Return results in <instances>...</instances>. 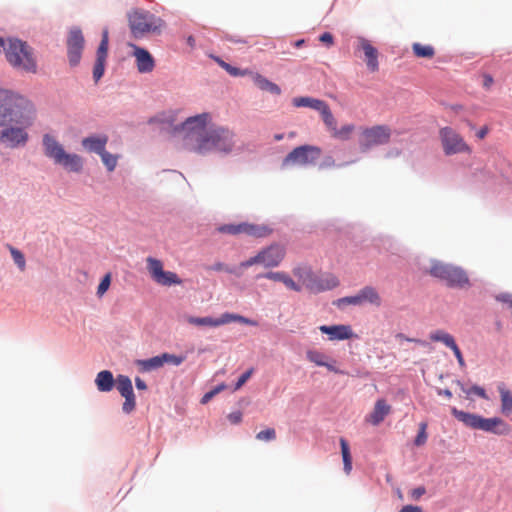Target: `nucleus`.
I'll return each mask as SVG.
<instances>
[{"label":"nucleus","instance_id":"63","mask_svg":"<svg viewBox=\"0 0 512 512\" xmlns=\"http://www.w3.org/2000/svg\"><path fill=\"white\" fill-rule=\"evenodd\" d=\"M274 139H275L276 141H280V140H282V139H283V134H276V135L274 136Z\"/></svg>","mask_w":512,"mask_h":512},{"label":"nucleus","instance_id":"27","mask_svg":"<svg viewBox=\"0 0 512 512\" xmlns=\"http://www.w3.org/2000/svg\"><path fill=\"white\" fill-rule=\"evenodd\" d=\"M253 82L259 89L263 91H268L274 95L281 94L280 87L277 84L265 78L264 76H262L261 74L255 73L253 75Z\"/></svg>","mask_w":512,"mask_h":512},{"label":"nucleus","instance_id":"58","mask_svg":"<svg viewBox=\"0 0 512 512\" xmlns=\"http://www.w3.org/2000/svg\"><path fill=\"white\" fill-rule=\"evenodd\" d=\"M135 385H136V388L139 389V390H146L147 389V385H146L145 381L142 380L139 377L135 378Z\"/></svg>","mask_w":512,"mask_h":512},{"label":"nucleus","instance_id":"64","mask_svg":"<svg viewBox=\"0 0 512 512\" xmlns=\"http://www.w3.org/2000/svg\"><path fill=\"white\" fill-rule=\"evenodd\" d=\"M328 160L330 165H334V160L331 157Z\"/></svg>","mask_w":512,"mask_h":512},{"label":"nucleus","instance_id":"5","mask_svg":"<svg viewBox=\"0 0 512 512\" xmlns=\"http://www.w3.org/2000/svg\"><path fill=\"white\" fill-rule=\"evenodd\" d=\"M428 273L451 288L463 289L470 286L467 273L461 267L452 264L432 260Z\"/></svg>","mask_w":512,"mask_h":512},{"label":"nucleus","instance_id":"39","mask_svg":"<svg viewBox=\"0 0 512 512\" xmlns=\"http://www.w3.org/2000/svg\"><path fill=\"white\" fill-rule=\"evenodd\" d=\"M99 155L101 157L103 164L106 166L107 170L110 172L113 171L117 165L118 157L116 155L109 153L106 150Z\"/></svg>","mask_w":512,"mask_h":512},{"label":"nucleus","instance_id":"33","mask_svg":"<svg viewBox=\"0 0 512 512\" xmlns=\"http://www.w3.org/2000/svg\"><path fill=\"white\" fill-rule=\"evenodd\" d=\"M321 114L322 120L330 132V134L335 130L337 127V121L335 117L333 116L331 109L327 103L324 104V107H322L319 111Z\"/></svg>","mask_w":512,"mask_h":512},{"label":"nucleus","instance_id":"36","mask_svg":"<svg viewBox=\"0 0 512 512\" xmlns=\"http://www.w3.org/2000/svg\"><path fill=\"white\" fill-rule=\"evenodd\" d=\"M340 446H341V453H342V458H343V463H344V471L347 474H349L350 471L352 470V457L350 454L348 442L344 438H341Z\"/></svg>","mask_w":512,"mask_h":512},{"label":"nucleus","instance_id":"3","mask_svg":"<svg viewBox=\"0 0 512 512\" xmlns=\"http://www.w3.org/2000/svg\"><path fill=\"white\" fill-rule=\"evenodd\" d=\"M42 144L45 155L52 159L55 164L61 165L66 170L79 173L83 169L82 158L74 153H67L64 147L57 139L50 135L44 134Z\"/></svg>","mask_w":512,"mask_h":512},{"label":"nucleus","instance_id":"8","mask_svg":"<svg viewBox=\"0 0 512 512\" xmlns=\"http://www.w3.org/2000/svg\"><path fill=\"white\" fill-rule=\"evenodd\" d=\"M391 129L386 125H375L363 128L358 144L361 151L366 152L375 146L385 145L390 141Z\"/></svg>","mask_w":512,"mask_h":512},{"label":"nucleus","instance_id":"37","mask_svg":"<svg viewBox=\"0 0 512 512\" xmlns=\"http://www.w3.org/2000/svg\"><path fill=\"white\" fill-rule=\"evenodd\" d=\"M355 130V126L353 124L343 125L341 128H335V130L331 133L333 138L346 141L349 140L352 133Z\"/></svg>","mask_w":512,"mask_h":512},{"label":"nucleus","instance_id":"53","mask_svg":"<svg viewBox=\"0 0 512 512\" xmlns=\"http://www.w3.org/2000/svg\"><path fill=\"white\" fill-rule=\"evenodd\" d=\"M451 350L453 351L455 357L457 358L459 366L465 367V361H464V358L462 356V353H461L458 345L454 346Z\"/></svg>","mask_w":512,"mask_h":512},{"label":"nucleus","instance_id":"26","mask_svg":"<svg viewBox=\"0 0 512 512\" xmlns=\"http://www.w3.org/2000/svg\"><path fill=\"white\" fill-rule=\"evenodd\" d=\"M96 386L101 392H109L113 389L115 380L112 372L103 370L99 372L95 379Z\"/></svg>","mask_w":512,"mask_h":512},{"label":"nucleus","instance_id":"46","mask_svg":"<svg viewBox=\"0 0 512 512\" xmlns=\"http://www.w3.org/2000/svg\"><path fill=\"white\" fill-rule=\"evenodd\" d=\"M162 358H163L164 364L171 363L176 366L180 365L185 360L184 356H177V355L169 354V353H163Z\"/></svg>","mask_w":512,"mask_h":512},{"label":"nucleus","instance_id":"32","mask_svg":"<svg viewBox=\"0 0 512 512\" xmlns=\"http://www.w3.org/2000/svg\"><path fill=\"white\" fill-rule=\"evenodd\" d=\"M429 338L431 341L443 343L445 346H447L450 349H452L454 346L457 345L453 336L451 334L445 332L444 330L433 331L430 334Z\"/></svg>","mask_w":512,"mask_h":512},{"label":"nucleus","instance_id":"21","mask_svg":"<svg viewBox=\"0 0 512 512\" xmlns=\"http://www.w3.org/2000/svg\"><path fill=\"white\" fill-rule=\"evenodd\" d=\"M306 358L308 361L314 363L317 366L320 367H326L329 371L334 372L336 374H343L344 372L339 370L335 364L336 360L330 358L325 353L316 350V349H310L306 352Z\"/></svg>","mask_w":512,"mask_h":512},{"label":"nucleus","instance_id":"31","mask_svg":"<svg viewBox=\"0 0 512 512\" xmlns=\"http://www.w3.org/2000/svg\"><path fill=\"white\" fill-rule=\"evenodd\" d=\"M412 52L417 58L432 59L435 49L432 45L415 42L412 44Z\"/></svg>","mask_w":512,"mask_h":512},{"label":"nucleus","instance_id":"45","mask_svg":"<svg viewBox=\"0 0 512 512\" xmlns=\"http://www.w3.org/2000/svg\"><path fill=\"white\" fill-rule=\"evenodd\" d=\"M224 389H226V385L224 383L216 386L214 389H212L211 391H209L203 395V397L201 399V403L202 404L208 403L215 395H217Z\"/></svg>","mask_w":512,"mask_h":512},{"label":"nucleus","instance_id":"49","mask_svg":"<svg viewBox=\"0 0 512 512\" xmlns=\"http://www.w3.org/2000/svg\"><path fill=\"white\" fill-rule=\"evenodd\" d=\"M218 63L220 64L221 67H223L232 76L244 75V73L240 72V70L238 68L233 67L230 64H228L222 60H218Z\"/></svg>","mask_w":512,"mask_h":512},{"label":"nucleus","instance_id":"15","mask_svg":"<svg viewBox=\"0 0 512 512\" xmlns=\"http://www.w3.org/2000/svg\"><path fill=\"white\" fill-rule=\"evenodd\" d=\"M84 48V37L78 28L70 31L67 39L68 59L71 66H77L81 60Z\"/></svg>","mask_w":512,"mask_h":512},{"label":"nucleus","instance_id":"62","mask_svg":"<svg viewBox=\"0 0 512 512\" xmlns=\"http://www.w3.org/2000/svg\"><path fill=\"white\" fill-rule=\"evenodd\" d=\"M303 44H304V40L303 39L298 40V41L295 42V46L296 47H301Z\"/></svg>","mask_w":512,"mask_h":512},{"label":"nucleus","instance_id":"13","mask_svg":"<svg viewBox=\"0 0 512 512\" xmlns=\"http://www.w3.org/2000/svg\"><path fill=\"white\" fill-rule=\"evenodd\" d=\"M188 322L195 326L219 327L231 322H238L245 325L257 326L258 322L239 314L223 313L219 318L213 317H190Z\"/></svg>","mask_w":512,"mask_h":512},{"label":"nucleus","instance_id":"16","mask_svg":"<svg viewBox=\"0 0 512 512\" xmlns=\"http://www.w3.org/2000/svg\"><path fill=\"white\" fill-rule=\"evenodd\" d=\"M109 33L108 29L102 31V39L96 53V62L93 68V78L98 82L105 71V63L108 54Z\"/></svg>","mask_w":512,"mask_h":512},{"label":"nucleus","instance_id":"10","mask_svg":"<svg viewBox=\"0 0 512 512\" xmlns=\"http://www.w3.org/2000/svg\"><path fill=\"white\" fill-rule=\"evenodd\" d=\"M442 148L445 155H454L459 153H470L471 148L465 142L463 137L451 127L441 128L439 131Z\"/></svg>","mask_w":512,"mask_h":512},{"label":"nucleus","instance_id":"6","mask_svg":"<svg viewBox=\"0 0 512 512\" xmlns=\"http://www.w3.org/2000/svg\"><path fill=\"white\" fill-rule=\"evenodd\" d=\"M4 51L7 61L14 68L27 72L36 71V62L25 42L18 39H8Z\"/></svg>","mask_w":512,"mask_h":512},{"label":"nucleus","instance_id":"12","mask_svg":"<svg viewBox=\"0 0 512 512\" xmlns=\"http://www.w3.org/2000/svg\"><path fill=\"white\" fill-rule=\"evenodd\" d=\"M321 155V149L317 146L302 145L294 148L283 160V166L313 164Z\"/></svg>","mask_w":512,"mask_h":512},{"label":"nucleus","instance_id":"55","mask_svg":"<svg viewBox=\"0 0 512 512\" xmlns=\"http://www.w3.org/2000/svg\"><path fill=\"white\" fill-rule=\"evenodd\" d=\"M395 338L397 340H399L400 342L408 341V342H415L418 344H423V342L421 340L409 338V337L405 336L403 333L396 334Z\"/></svg>","mask_w":512,"mask_h":512},{"label":"nucleus","instance_id":"24","mask_svg":"<svg viewBox=\"0 0 512 512\" xmlns=\"http://www.w3.org/2000/svg\"><path fill=\"white\" fill-rule=\"evenodd\" d=\"M108 142V136L107 135H100V136H89L82 139V146L84 149H86L89 152H94L97 154H101L106 149V144Z\"/></svg>","mask_w":512,"mask_h":512},{"label":"nucleus","instance_id":"19","mask_svg":"<svg viewBox=\"0 0 512 512\" xmlns=\"http://www.w3.org/2000/svg\"><path fill=\"white\" fill-rule=\"evenodd\" d=\"M129 46L133 48L132 55L135 58L137 70L140 73L152 72L155 68V60L150 52L135 44H130Z\"/></svg>","mask_w":512,"mask_h":512},{"label":"nucleus","instance_id":"52","mask_svg":"<svg viewBox=\"0 0 512 512\" xmlns=\"http://www.w3.org/2000/svg\"><path fill=\"white\" fill-rule=\"evenodd\" d=\"M319 40L325 43L327 46H332L334 43L333 35L329 32H325L322 35H320Z\"/></svg>","mask_w":512,"mask_h":512},{"label":"nucleus","instance_id":"59","mask_svg":"<svg viewBox=\"0 0 512 512\" xmlns=\"http://www.w3.org/2000/svg\"><path fill=\"white\" fill-rule=\"evenodd\" d=\"M487 133H488V128H487V127H483V128H481V129L477 132V137H478L479 139H483V138H485V137H486Z\"/></svg>","mask_w":512,"mask_h":512},{"label":"nucleus","instance_id":"28","mask_svg":"<svg viewBox=\"0 0 512 512\" xmlns=\"http://www.w3.org/2000/svg\"><path fill=\"white\" fill-rule=\"evenodd\" d=\"M498 391L501 399V412L504 415L512 413V392L506 388L505 384L498 385Z\"/></svg>","mask_w":512,"mask_h":512},{"label":"nucleus","instance_id":"29","mask_svg":"<svg viewBox=\"0 0 512 512\" xmlns=\"http://www.w3.org/2000/svg\"><path fill=\"white\" fill-rule=\"evenodd\" d=\"M326 102L320 99L312 98V97H295L292 100V104L295 107H308L314 109L316 111H320Z\"/></svg>","mask_w":512,"mask_h":512},{"label":"nucleus","instance_id":"22","mask_svg":"<svg viewBox=\"0 0 512 512\" xmlns=\"http://www.w3.org/2000/svg\"><path fill=\"white\" fill-rule=\"evenodd\" d=\"M319 330L323 333L328 335L329 340L335 341V340H348L351 339L354 336L353 330L350 325H322L319 327Z\"/></svg>","mask_w":512,"mask_h":512},{"label":"nucleus","instance_id":"1","mask_svg":"<svg viewBox=\"0 0 512 512\" xmlns=\"http://www.w3.org/2000/svg\"><path fill=\"white\" fill-rule=\"evenodd\" d=\"M37 118L32 100L17 92L0 89V143L15 149L29 141L28 130Z\"/></svg>","mask_w":512,"mask_h":512},{"label":"nucleus","instance_id":"54","mask_svg":"<svg viewBox=\"0 0 512 512\" xmlns=\"http://www.w3.org/2000/svg\"><path fill=\"white\" fill-rule=\"evenodd\" d=\"M469 393H474L475 395H477L483 399H487L485 390L482 387H479L477 385L471 387Z\"/></svg>","mask_w":512,"mask_h":512},{"label":"nucleus","instance_id":"57","mask_svg":"<svg viewBox=\"0 0 512 512\" xmlns=\"http://www.w3.org/2000/svg\"><path fill=\"white\" fill-rule=\"evenodd\" d=\"M493 84V78L491 75L489 74H485L483 76V86L486 88V89H489L491 87V85Z\"/></svg>","mask_w":512,"mask_h":512},{"label":"nucleus","instance_id":"38","mask_svg":"<svg viewBox=\"0 0 512 512\" xmlns=\"http://www.w3.org/2000/svg\"><path fill=\"white\" fill-rule=\"evenodd\" d=\"M7 248L9 249L15 264L21 271H24L26 268V261L23 253L9 244H7Z\"/></svg>","mask_w":512,"mask_h":512},{"label":"nucleus","instance_id":"35","mask_svg":"<svg viewBox=\"0 0 512 512\" xmlns=\"http://www.w3.org/2000/svg\"><path fill=\"white\" fill-rule=\"evenodd\" d=\"M293 275L302 282V285L308 289V284L312 281L313 273L310 268L305 266H297L293 270Z\"/></svg>","mask_w":512,"mask_h":512},{"label":"nucleus","instance_id":"41","mask_svg":"<svg viewBox=\"0 0 512 512\" xmlns=\"http://www.w3.org/2000/svg\"><path fill=\"white\" fill-rule=\"evenodd\" d=\"M426 429H427V423L426 422H421L419 424V431H418V434L414 440V443L416 446H422L426 443L427 441V432H426Z\"/></svg>","mask_w":512,"mask_h":512},{"label":"nucleus","instance_id":"7","mask_svg":"<svg viewBox=\"0 0 512 512\" xmlns=\"http://www.w3.org/2000/svg\"><path fill=\"white\" fill-rule=\"evenodd\" d=\"M128 22L131 33L136 38L143 37L147 33L159 32L164 26L162 19L143 10L130 12Z\"/></svg>","mask_w":512,"mask_h":512},{"label":"nucleus","instance_id":"34","mask_svg":"<svg viewBox=\"0 0 512 512\" xmlns=\"http://www.w3.org/2000/svg\"><path fill=\"white\" fill-rule=\"evenodd\" d=\"M116 388L121 394V396H127L133 394L132 382L128 376L119 375L115 381Z\"/></svg>","mask_w":512,"mask_h":512},{"label":"nucleus","instance_id":"60","mask_svg":"<svg viewBox=\"0 0 512 512\" xmlns=\"http://www.w3.org/2000/svg\"><path fill=\"white\" fill-rule=\"evenodd\" d=\"M439 394L440 395H444L447 398H451L452 397V392L450 390H448V389L440 390Z\"/></svg>","mask_w":512,"mask_h":512},{"label":"nucleus","instance_id":"25","mask_svg":"<svg viewBox=\"0 0 512 512\" xmlns=\"http://www.w3.org/2000/svg\"><path fill=\"white\" fill-rule=\"evenodd\" d=\"M263 277L277 281L282 282L288 289L300 292L302 289V286L297 284L288 274L284 272H268L263 275Z\"/></svg>","mask_w":512,"mask_h":512},{"label":"nucleus","instance_id":"51","mask_svg":"<svg viewBox=\"0 0 512 512\" xmlns=\"http://www.w3.org/2000/svg\"><path fill=\"white\" fill-rule=\"evenodd\" d=\"M227 418L230 421V423L239 424L242 421V412H240V411L231 412L227 416Z\"/></svg>","mask_w":512,"mask_h":512},{"label":"nucleus","instance_id":"2","mask_svg":"<svg viewBox=\"0 0 512 512\" xmlns=\"http://www.w3.org/2000/svg\"><path fill=\"white\" fill-rule=\"evenodd\" d=\"M211 121L209 113L187 118L178 131L182 134L186 148L197 154L212 152L230 153L235 145V134L228 128L217 126L207 128Z\"/></svg>","mask_w":512,"mask_h":512},{"label":"nucleus","instance_id":"43","mask_svg":"<svg viewBox=\"0 0 512 512\" xmlns=\"http://www.w3.org/2000/svg\"><path fill=\"white\" fill-rule=\"evenodd\" d=\"M124 398H125V401L123 403L122 410L124 413L129 414L130 412H132L135 409V406H136L135 395L133 393V394L124 396Z\"/></svg>","mask_w":512,"mask_h":512},{"label":"nucleus","instance_id":"61","mask_svg":"<svg viewBox=\"0 0 512 512\" xmlns=\"http://www.w3.org/2000/svg\"><path fill=\"white\" fill-rule=\"evenodd\" d=\"M5 47H6V43H5L4 39L0 37V52L2 51V49L4 50Z\"/></svg>","mask_w":512,"mask_h":512},{"label":"nucleus","instance_id":"30","mask_svg":"<svg viewBox=\"0 0 512 512\" xmlns=\"http://www.w3.org/2000/svg\"><path fill=\"white\" fill-rule=\"evenodd\" d=\"M135 364L141 371L149 372L161 368L164 365V361L161 354L145 360H136Z\"/></svg>","mask_w":512,"mask_h":512},{"label":"nucleus","instance_id":"20","mask_svg":"<svg viewBox=\"0 0 512 512\" xmlns=\"http://www.w3.org/2000/svg\"><path fill=\"white\" fill-rule=\"evenodd\" d=\"M357 48L361 49L365 55L367 68L371 72H376L379 69L378 63V50L371 44L369 40L364 37L357 39Z\"/></svg>","mask_w":512,"mask_h":512},{"label":"nucleus","instance_id":"18","mask_svg":"<svg viewBox=\"0 0 512 512\" xmlns=\"http://www.w3.org/2000/svg\"><path fill=\"white\" fill-rule=\"evenodd\" d=\"M339 285L338 278L331 274L325 273L320 276L314 275L312 281L308 284V290L314 294L332 290Z\"/></svg>","mask_w":512,"mask_h":512},{"label":"nucleus","instance_id":"17","mask_svg":"<svg viewBox=\"0 0 512 512\" xmlns=\"http://www.w3.org/2000/svg\"><path fill=\"white\" fill-rule=\"evenodd\" d=\"M261 264L266 268L277 267L285 257V248L278 244L270 245L260 252Z\"/></svg>","mask_w":512,"mask_h":512},{"label":"nucleus","instance_id":"40","mask_svg":"<svg viewBox=\"0 0 512 512\" xmlns=\"http://www.w3.org/2000/svg\"><path fill=\"white\" fill-rule=\"evenodd\" d=\"M112 275L110 272L106 273L102 278L97 288V296L102 297L110 287Z\"/></svg>","mask_w":512,"mask_h":512},{"label":"nucleus","instance_id":"11","mask_svg":"<svg viewBox=\"0 0 512 512\" xmlns=\"http://www.w3.org/2000/svg\"><path fill=\"white\" fill-rule=\"evenodd\" d=\"M365 304H371L377 307L381 305V297L374 287L365 286L355 295L339 298L334 302V305L338 308H343L348 305L362 306Z\"/></svg>","mask_w":512,"mask_h":512},{"label":"nucleus","instance_id":"50","mask_svg":"<svg viewBox=\"0 0 512 512\" xmlns=\"http://www.w3.org/2000/svg\"><path fill=\"white\" fill-rule=\"evenodd\" d=\"M426 493V489L424 486H419L417 488H414L410 491V497L413 500L420 499L424 494Z\"/></svg>","mask_w":512,"mask_h":512},{"label":"nucleus","instance_id":"9","mask_svg":"<svg viewBox=\"0 0 512 512\" xmlns=\"http://www.w3.org/2000/svg\"><path fill=\"white\" fill-rule=\"evenodd\" d=\"M146 268L151 279L161 286L181 285L182 279L172 271H165L161 260L154 257L146 258Z\"/></svg>","mask_w":512,"mask_h":512},{"label":"nucleus","instance_id":"14","mask_svg":"<svg viewBox=\"0 0 512 512\" xmlns=\"http://www.w3.org/2000/svg\"><path fill=\"white\" fill-rule=\"evenodd\" d=\"M216 231L219 234H245L255 238L267 237L272 233V229L269 226H218Z\"/></svg>","mask_w":512,"mask_h":512},{"label":"nucleus","instance_id":"4","mask_svg":"<svg viewBox=\"0 0 512 512\" xmlns=\"http://www.w3.org/2000/svg\"><path fill=\"white\" fill-rule=\"evenodd\" d=\"M451 413L465 426L472 429L482 430L497 435H506L510 431L509 425L499 417L484 418L477 414L458 410L457 408H452Z\"/></svg>","mask_w":512,"mask_h":512},{"label":"nucleus","instance_id":"23","mask_svg":"<svg viewBox=\"0 0 512 512\" xmlns=\"http://www.w3.org/2000/svg\"><path fill=\"white\" fill-rule=\"evenodd\" d=\"M391 406L387 404L384 399H379L376 401L373 411L369 414L367 420L377 426L379 425L385 417L390 414Z\"/></svg>","mask_w":512,"mask_h":512},{"label":"nucleus","instance_id":"48","mask_svg":"<svg viewBox=\"0 0 512 512\" xmlns=\"http://www.w3.org/2000/svg\"><path fill=\"white\" fill-rule=\"evenodd\" d=\"M253 372H254V369L250 368L245 373H243L239 377L238 381L236 382L234 390L240 389L249 380V378L252 376Z\"/></svg>","mask_w":512,"mask_h":512},{"label":"nucleus","instance_id":"47","mask_svg":"<svg viewBox=\"0 0 512 512\" xmlns=\"http://www.w3.org/2000/svg\"><path fill=\"white\" fill-rule=\"evenodd\" d=\"M212 269L215 270V271H225L227 273L234 274V275H236L238 277L242 275V272L238 271V269H236V267L235 268H231V267H228V266L224 265L223 263H216V264H214Z\"/></svg>","mask_w":512,"mask_h":512},{"label":"nucleus","instance_id":"44","mask_svg":"<svg viewBox=\"0 0 512 512\" xmlns=\"http://www.w3.org/2000/svg\"><path fill=\"white\" fill-rule=\"evenodd\" d=\"M256 264H261V257H260L259 253L257 255H255V256L250 257L249 259L241 262L239 264V266L236 267V269H238V271L242 272L244 269H246L248 267H251L253 265H256Z\"/></svg>","mask_w":512,"mask_h":512},{"label":"nucleus","instance_id":"56","mask_svg":"<svg viewBox=\"0 0 512 512\" xmlns=\"http://www.w3.org/2000/svg\"><path fill=\"white\" fill-rule=\"evenodd\" d=\"M399 512H423V510L419 506L406 505Z\"/></svg>","mask_w":512,"mask_h":512},{"label":"nucleus","instance_id":"42","mask_svg":"<svg viewBox=\"0 0 512 512\" xmlns=\"http://www.w3.org/2000/svg\"><path fill=\"white\" fill-rule=\"evenodd\" d=\"M256 439L260 441H273L276 439V431L274 428H267L258 432Z\"/></svg>","mask_w":512,"mask_h":512}]
</instances>
